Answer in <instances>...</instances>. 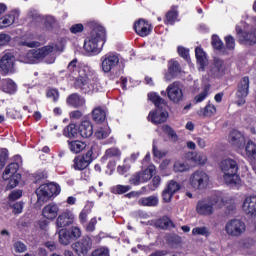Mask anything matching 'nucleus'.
<instances>
[{"mask_svg":"<svg viewBox=\"0 0 256 256\" xmlns=\"http://www.w3.org/2000/svg\"><path fill=\"white\" fill-rule=\"evenodd\" d=\"M161 130L163 131V133H165V135H167L171 139V141L179 140V136H177V132H175V130L171 126L162 125Z\"/></svg>","mask_w":256,"mask_h":256,"instance_id":"ea45409f","label":"nucleus"},{"mask_svg":"<svg viewBox=\"0 0 256 256\" xmlns=\"http://www.w3.org/2000/svg\"><path fill=\"white\" fill-rule=\"evenodd\" d=\"M68 71H70V73H77V71H79V66H77V60H72L68 64Z\"/></svg>","mask_w":256,"mask_h":256,"instance_id":"69168bd1","label":"nucleus"},{"mask_svg":"<svg viewBox=\"0 0 256 256\" xmlns=\"http://www.w3.org/2000/svg\"><path fill=\"white\" fill-rule=\"evenodd\" d=\"M74 87L81 89L84 93L99 91V79L97 76L87 70H80L79 76L75 79Z\"/></svg>","mask_w":256,"mask_h":256,"instance_id":"7ed1b4c3","label":"nucleus"},{"mask_svg":"<svg viewBox=\"0 0 256 256\" xmlns=\"http://www.w3.org/2000/svg\"><path fill=\"white\" fill-rule=\"evenodd\" d=\"M11 207L13 209L12 211H13L14 215H19V214L23 213V203L16 202Z\"/></svg>","mask_w":256,"mask_h":256,"instance_id":"6e6d98bb","label":"nucleus"},{"mask_svg":"<svg viewBox=\"0 0 256 256\" xmlns=\"http://www.w3.org/2000/svg\"><path fill=\"white\" fill-rule=\"evenodd\" d=\"M151 29V24L145 19H139L134 23V31H136L137 35L140 37H147V35H150Z\"/></svg>","mask_w":256,"mask_h":256,"instance_id":"4be33fe9","label":"nucleus"},{"mask_svg":"<svg viewBox=\"0 0 256 256\" xmlns=\"http://www.w3.org/2000/svg\"><path fill=\"white\" fill-rule=\"evenodd\" d=\"M226 72H227V64L225 63V61L219 58H214V62L210 66V70L208 74L211 77H223V75H225Z\"/></svg>","mask_w":256,"mask_h":256,"instance_id":"dca6fc26","label":"nucleus"},{"mask_svg":"<svg viewBox=\"0 0 256 256\" xmlns=\"http://www.w3.org/2000/svg\"><path fill=\"white\" fill-rule=\"evenodd\" d=\"M242 211L246 215L256 217V196H248L242 202Z\"/></svg>","mask_w":256,"mask_h":256,"instance_id":"aec40b11","label":"nucleus"},{"mask_svg":"<svg viewBox=\"0 0 256 256\" xmlns=\"http://www.w3.org/2000/svg\"><path fill=\"white\" fill-rule=\"evenodd\" d=\"M220 167L224 173L223 177L226 185H230V187H239L241 185V178L237 175L239 166L235 160L231 158L224 159Z\"/></svg>","mask_w":256,"mask_h":256,"instance_id":"20e7f679","label":"nucleus"},{"mask_svg":"<svg viewBox=\"0 0 256 256\" xmlns=\"http://www.w3.org/2000/svg\"><path fill=\"white\" fill-rule=\"evenodd\" d=\"M173 169L175 173H185V171H189V164L187 162L178 160L174 163Z\"/></svg>","mask_w":256,"mask_h":256,"instance_id":"79ce46f5","label":"nucleus"},{"mask_svg":"<svg viewBox=\"0 0 256 256\" xmlns=\"http://www.w3.org/2000/svg\"><path fill=\"white\" fill-rule=\"evenodd\" d=\"M27 17L30 19V21H42L41 14H39V11L31 8L27 12Z\"/></svg>","mask_w":256,"mask_h":256,"instance_id":"49530a36","label":"nucleus"},{"mask_svg":"<svg viewBox=\"0 0 256 256\" xmlns=\"http://www.w3.org/2000/svg\"><path fill=\"white\" fill-rule=\"evenodd\" d=\"M215 113H217V108L212 104H208L203 110L199 111V115H202V117H213Z\"/></svg>","mask_w":256,"mask_h":256,"instance_id":"a19ab883","label":"nucleus"},{"mask_svg":"<svg viewBox=\"0 0 256 256\" xmlns=\"http://www.w3.org/2000/svg\"><path fill=\"white\" fill-rule=\"evenodd\" d=\"M178 54L180 55V57H182L186 61H189V50L188 49L179 46L178 47Z\"/></svg>","mask_w":256,"mask_h":256,"instance_id":"680f3d73","label":"nucleus"},{"mask_svg":"<svg viewBox=\"0 0 256 256\" xmlns=\"http://www.w3.org/2000/svg\"><path fill=\"white\" fill-rule=\"evenodd\" d=\"M65 40L61 39L60 44H56L55 46H45L38 49L29 50L26 53H21L18 56V61L20 63L33 64L39 63L41 61H45L48 65L55 63V53L57 51H63V47H65Z\"/></svg>","mask_w":256,"mask_h":256,"instance_id":"f257e3e1","label":"nucleus"},{"mask_svg":"<svg viewBox=\"0 0 256 256\" xmlns=\"http://www.w3.org/2000/svg\"><path fill=\"white\" fill-rule=\"evenodd\" d=\"M2 91L4 93H8L9 95H13V93H17V84L13 82L11 79L2 80Z\"/></svg>","mask_w":256,"mask_h":256,"instance_id":"2f4dec72","label":"nucleus"},{"mask_svg":"<svg viewBox=\"0 0 256 256\" xmlns=\"http://www.w3.org/2000/svg\"><path fill=\"white\" fill-rule=\"evenodd\" d=\"M14 249L16 253H25L27 251V246L22 242L14 243Z\"/></svg>","mask_w":256,"mask_h":256,"instance_id":"13d9d810","label":"nucleus"},{"mask_svg":"<svg viewBox=\"0 0 256 256\" xmlns=\"http://www.w3.org/2000/svg\"><path fill=\"white\" fill-rule=\"evenodd\" d=\"M23 192L21 190H14L9 194L10 201H17V199H21Z\"/></svg>","mask_w":256,"mask_h":256,"instance_id":"bf43d9fd","label":"nucleus"},{"mask_svg":"<svg viewBox=\"0 0 256 256\" xmlns=\"http://www.w3.org/2000/svg\"><path fill=\"white\" fill-rule=\"evenodd\" d=\"M225 205V199L223 195L219 194L212 200H200L196 205V213L198 215H203L204 217H209L215 213L217 207H223Z\"/></svg>","mask_w":256,"mask_h":256,"instance_id":"423d86ee","label":"nucleus"},{"mask_svg":"<svg viewBox=\"0 0 256 256\" xmlns=\"http://www.w3.org/2000/svg\"><path fill=\"white\" fill-rule=\"evenodd\" d=\"M9 179L10 180L7 185V189H15V187H17V185H19V182L21 181V174L10 176Z\"/></svg>","mask_w":256,"mask_h":256,"instance_id":"a18cd8bd","label":"nucleus"},{"mask_svg":"<svg viewBox=\"0 0 256 256\" xmlns=\"http://www.w3.org/2000/svg\"><path fill=\"white\" fill-rule=\"evenodd\" d=\"M69 115H70V119H72L73 121H77L83 117V112L79 110H74L70 112Z\"/></svg>","mask_w":256,"mask_h":256,"instance_id":"0e129e2a","label":"nucleus"},{"mask_svg":"<svg viewBox=\"0 0 256 256\" xmlns=\"http://www.w3.org/2000/svg\"><path fill=\"white\" fill-rule=\"evenodd\" d=\"M225 41L227 49H235V38L233 36H226Z\"/></svg>","mask_w":256,"mask_h":256,"instance_id":"e2e57ef3","label":"nucleus"},{"mask_svg":"<svg viewBox=\"0 0 256 256\" xmlns=\"http://www.w3.org/2000/svg\"><path fill=\"white\" fill-rule=\"evenodd\" d=\"M64 136L69 139H73V137L79 136V127L75 124H69L63 131Z\"/></svg>","mask_w":256,"mask_h":256,"instance_id":"c9c22d12","label":"nucleus"},{"mask_svg":"<svg viewBox=\"0 0 256 256\" xmlns=\"http://www.w3.org/2000/svg\"><path fill=\"white\" fill-rule=\"evenodd\" d=\"M103 159H121V150L119 148H109L105 151Z\"/></svg>","mask_w":256,"mask_h":256,"instance_id":"58836bf2","label":"nucleus"},{"mask_svg":"<svg viewBox=\"0 0 256 256\" xmlns=\"http://www.w3.org/2000/svg\"><path fill=\"white\" fill-rule=\"evenodd\" d=\"M192 235L194 237L202 236V237H211V229L207 226H198L192 229Z\"/></svg>","mask_w":256,"mask_h":256,"instance_id":"f704fd0d","label":"nucleus"},{"mask_svg":"<svg viewBox=\"0 0 256 256\" xmlns=\"http://www.w3.org/2000/svg\"><path fill=\"white\" fill-rule=\"evenodd\" d=\"M224 231L229 237H241L247 231V226L241 219L234 218L226 222Z\"/></svg>","mask_w":256,"mask_h":256,"instance_id":"6e6552de","label":"nucleus"},{"mask_svg":"<svg viewBox=\"0 0 256 256\" xmlns=\"http://www.w3.org/2000/svg\"><path fill=\"white\" fill-rule=\"evenodd\" d=\"M149 101H152L154 103L155 107L157 109L155 111H152L148 115V121H151V123H154V125H159L161 123H165L167 121V118L169 117V114L161 109V105H165V100L161 98L157 93L151 92L148 94Z\"/></svg>","mask_w":256,"mask_h":256,"instance_id":"39448f33","label":"nucleus"},{"mask_svg":"<svg viewBox=\"0 0 256 256\" xmlns=\"http://www.w3.org/2000/svg\"><path fill=\"white\" fill-rule=\"evenodd\" d=\"M236 32L238 39L244 45H255L256 44V31L242 32L241 27L236 26Z\"/></svg>","mask_w":256,"mask_h":256,"instance_id":"6ab92c4d","label":"nucleus"},{"mask_svg":"<svg viewBox=\"0 0 256 256\" xmlns=\"http://www.w3.org/2000/svg\"><path fill=\"white\" fill-rule=\"evenodd\" d=\"M209 89H211V86L209 84L205 85L203 91L195 96V103H202V101H205V99H207V96L209 95Z\"/></svg>","mask_w":256,"mask_h":256,"instance_id":"37998d69","label":"nucleus"},{"mask_svg":"<svg viewBox=\"0 0 256 256\" xmlns=\"http://www.w3.org/2000/svg\"><path fill=\"white\" fill-rule=\"evenodd\" d=\"M249 85L250 82L248 76L243 77L238 83L236 91V98L238 99L236 105H238V107H243V105L247 103L245 99L249 96Z\"/></svg>","mask_w":256,"mask_h":256,"instance_id":"9d476101","label":"nucleus"},{"mask_svg":"<svg viewBox=\"0 0 256 256\" xmlns=\"http://www.w3.org/2000/svg\"><path fill=\"white\" fill-rule=\"evenodd\" d=\"M245 153L248 159H256V144L253 140H249L246 143Z\"/></svg>","mask_w":256,"mask_h":256,"instance_id":"e433bc0d","label":"nucleus"},{"mask_svg":"<svg viewBox=\"0 0 256 256\" xmlns=\"http://www.w3.org/2000/svg\"><path fill=\"white\" fill-rule=\"evenodd\" d=\"M59 235V243L61 245H69L71 243V232L67 229H61L58 232Z\"/></svg>","mask_w":256,"mask_h":256,"instance_id":"4c0bfd02","label":"nucleus"},{"mask_svg":"<svg viewBox=\"0 0 256 256\" xmlns=\"http://www.w3.org/2000/svg\"><path fill=\"white\" fill-rule=\"evenodd\" d=\"M101 67L104 73H111L119 65V55L115 52H109L101 57Z\"/></svg>","mask_w":256,"mask_h":256,"instance_id":"ddd939ff","label":"nucleus"},{"mask_svg":"<svg viewBox=\"0 0 256 256\" xmlns=\"http://www.w3.org/2000/svg\"><path fill=\"white\" fill-rule=\"evenodd\" d=\"M44 23L46 27H50V29H53V27H57V20L53 16H46L44 19Z\"/></svg>","mask_w":256,"mask_h":256,"instance_id":"864d4df0","label":"nucleus"},{"mask_svg":"<svg viewBox=\"0 0 256 256\" xmlns=\"http://www.w3.org/2000/svg\"><path fill=\"white\" fill-rule=\"evenodd\" d=\"M173 193L170 192L169 190L165 189L162 192V197H163V201H165V203H169V201H171V199H173Z\"/></svg>","mask_w":256,"mask_h":256,"instance_id":"338daca9","label":"nucleus"},{"mask_svg":"<svg viewBox=\"0 0 256 256\" xmlns=\"http://www.w3.org/2000/svg\"><path fill=\"white\" fill-rule=\"evenodd\" d=\"M189 184L192 189H205L209 185V175L203 170H197L191 174Z\"/></svg>","mask_w":256,"mask_h":256,"instance_id":"1a4fd4ad","label":"nucleus"},{"mask_svg":"<svg viewBox=\"0 0 256 256\" xmlns=\"http://www.w3.org/2000/svg\"><path fill=\"white\" fill-rule=\"evenodd\" d=\"M156 169L154 165L148 166L145 170L140 172H136L130 178L131 185H141V183H147L150 179H152L153 175H155Z\"/></svg>","mask_w":256,"mask_h":256,"instance_id":"9b49d317","label":"nucleus"},{"mask_svg":"<svg viewBox=\"0 0 256 256\" xmlns=\"http://www.w3.org/2000/svg\"><path fill=\"white\" fill-rule=\"evenodd\" d=\"M21 12L19 10H12L9 14L0 18V29L11 27L15 21L19 20Z\"/></svg>","mask_w":256,"mask_h":256,"instance_id":"5701e85b","label":"nucleus"},{"mask_svg":"<svg viewBox=\"0 0 256 256\" xmlns=\"http://www.w3.org/2000/svg\"><path fill=\"white\" fill-rule=\"evenodd\" d=\"M186 157L194 161L197 165H205L207 163V156L203 153L189 152Z\"/></svg>","mask_w":256,"mask_h":256,"instance_id":"7c9ffc66","label":"nucleus"},{"mask_svg":"<svg viewBox=\"0 0 256 256\" xmlns=\"http://www.w3.org/2000/svg\"><path fill=\"white\" fill-rule=\"evenodd\" d=\"M106 117H107V113L101 107L95 108L92 112V118L94 119V121H96V123H103Z\"/></svg>","mask_w":256,"mask_h":256,"instance_id":"72a5a7b5","label":"nucleus"},{"mask_svg":"<svg viewBox=\"0 0 256 256\" xmlns=\"http://www.w3.org/2000/svg\"><path fill=\"white\" fill-rule=\"evenodd\" d=\"M178 15L179 13L177 12V8L173 7L170 11L166 13L164 19L165 25H175Z\"/></svg>","mask_w":256,"mask_h":256,"instance_id":"473e14b6","label":"nucleus"},{"mask_svg":"<svg viewBox=\"0 0 256 256\" xmlns=\"http://www.w3.org/2000/svg\"><path fill=\"white\" fill-rule=\"evenodd\" d=\"M195 55L197 59V63L199 64V71H205V67L207 66V56L201 47H197L195 49Z\"/></svg>","mask_w":256,"mask_h":256,"instance_id":"cd10ccee","label":"nucleus"},{"mask_svg":"<svg viewBox=\"0 0 256 256\" xmlns=\"http://www.w3.org/2000/svg\"><path fill=\"white\" fill-rule=\"evenodd\" d=\"M111 134V130L109 128H100L96 131L95 135L97 139H107Z\"/></svg>","mask_w":256,"mask_h":256,"instance_id":"8fccbe9b","label":"nucleus"},{"mask_svg":"<svg viewBox=\"0 0 256 256\" xmlns=\"http://www.w3.org/2000/svg\"><path fill=\"white\" fill-rule=\"evenodd\" d=\"M180 189H181V185L174 180H171L168 183L167 188H166V190L169 191L170 193H172L173 195H175V193H177V191H179Z\"/></svg>","mask_w":256,"mask_h":256,"instance_id":"09e8293b","label":"nucleus"},{"mask_svg":"<svg viewBox=\"0 0 256 256\" xmlns=\"http://www.w3.org/2000/svg\"><path fill=\"white\" fill-rule=\"evenodd\" d=\"M228 141L236 149H243L245 147V135L238 130H232L230 132Z\"/></svg>","mask_w":256,"mask_h":256,"instance_id":"a211bd4d","label":"nucleus"},{"mask_svg":"<svg viewBox=\"0 0 256 256\" xmlns=\"http://www.w3.org/2000/svg\"><path fill=\"white\" fill-rule=\"evenodd\" d=\"M212 45L214 49H221L223 47V42L219 39V36H212Z\"/></svg>","mask_w":256,"mask_h":256,"instance_id":"052dcab7","label":"nucleus"},{"mask_svg":"<svg viewBox=\"0 0 256 256\" xmlns=\"http://www.w3.org/2000/svg\"><path fill=\"white\" fill-rule=\"evenodd\" d=\"M106 37L105 27L99 25L95 26L84 42V50L89 53V55H99V53L103 51Z\"/></svg>","mask_w":256,"mask_h":256,"instance_id":"f03ea898","label":"nucleus"},{"mask_svg":"<svg viewBox=\"0 0 256 256\" xmlns=\"http://www.w3.org/2000/svg\"><path fill=\"white\" fill-rule=\"evenodd\" d=\"M80 137L83 139H89L93 135V124L89 120H84L78 127Z\"/></svg>","mask_w":256,"mask_h":256,"instance_id":"393cba45","label":"nucleus"},{"mask_svg":"<svg viewBox=\"0 0 256 256\" xmlns=\"http://www.w3.org/2000/svg\"><path fill=\"white\" fill-rule=\"evenodd\" d=\"M157 227L160 229H169V227H173V221L171 219L164 217L157 221L156 223Z\"/></svg>","mask_w":256,"mask_h":256,"instance_id":"c03bdc74","label":"nucleus"},{"mask_svg":"<svg viewBox=\"0 0 256 256\" xmlns=\"http://www.w3.org/2000/svg\"><path fill=\"white\" fill-rule=\"evenodd\" d=\"M68 149L71 151V153H74V155H78V153H81L87 149V143L80 140L68 141Z\"/></svg>","mask_w":256,"mask_h":256,"instance_id":"a878e982","label":"nucleus"},{"mask_svg":"<svg viewBox=\"0 0 256 256\" xmlns=\"http://www.w3.org/2000/svg\"><path fill=\"white\" fill-rule=\"evenodd\" d=\"M68 105L79 109V107H85V98L79 96V94H72L67 98Z\"/></svg>","mask_w":256,"mask_h":256,"instance_id":"c85d7f7f","label":"nucleus"},{"mask_svg":"<svg viewBox=\"0 0 256 256\" xmlns=\"http://www.w3.org/2000/svg\"><path fill=\"white\" fill-rule=\"evenodd\" d=\"M168 69L172 72L175 73L176 75L181 72V67H179V62L175 60H171L168 64Z\"/></svg>","mask_w":256,"mask_h":256,"instance_id":"3c124183","label":"nucleus"},{"mask_svg":"<svg viewBox=\"0 0 256 256\" xmlns=\"http://www.w3.org/2000/svg\"><path fill=\"white\" fill-rule=\"evenodd\" d=\"M140 207H157L159 205V197L152 195L148 197H142L138 200Z\"/></svg>","mask_w":256,"mask_h":256,"instance_id":"bb28decb","label":"nucleus"},{"mask_svg":"<svg viewBox=\"0 0 256 256\" xmlns=\"http://www.w3.org/2000/svg\"><path fill=\"white\" fill-rule=\"evenodd\" d=\"M59 215V206L55 203L47 204L42 209V216L44 219H47L48 221H53L57 219V216Z\"/></svg>","mask_w":256,"mask_h":256,"instance_id":"b1692460","label":"nucleus"},{"mask_svg":"<svg viewBox=\"0 0 256 256\" xmlns=\"http://www.w3.org/2000/svg\"><path fill=\"white\" fill-rule=\"evenodd\" d=\"M128 191H131V186L129 185H117L114 188V193H117L118 195H123V193H127Z\"/></svg>","mask_w":256,"mask_h":256,"instance_id":"603ef678","label":"nucleus"},{"mask_svg":"<svg viewBox=\"0 0 256 256\" xmlns=\"http://www.w3.org/2000/svg\"><path fill=\"white\" fill-rule=\"evenodd\" d=\"M15 67V56L12 53H6L0 59V69L5 73H13Z\"/></svg>","mask_w":256,"mask_h":256,"instance_id":"412c9836","label":"nucleus"},{"mask_svg":"<svg viewBox=\"0 0 256 256\" xmlns=\"http://www.w3.org/2000/svg\"><path fill=\"white\" fill-rule=\"evenodd\" d=\"M61 187L56 183L42 184L36 189L38 203H45L49 201L53 195H59Z\"/></svg>","mask_w":256,"mask_h":256,"instance_id":"0eeeda50","label":"nucleus"},{"mask_svg":"<svg viewBox=\"0 0 256 256\" xmlns=\"http://www.w3.org/2000/svg\"><path fill=\"white\" fill-rule=\"evenodd\" d=\"M83 24H74L70 27L71 33L77 34L83 32Z\"/></svg>","mask_w":256,"mask_h":256,"instance_id":"774afa93","label":"nucleus"},{"mask_svg":"<svg viewBox=\"0 0 256 256\" xmlns=\"http://www.w3.org/2000/svg\"><path fill=\"white\" fill-rule=\"evenodd\" d=\"M46 97H48V99H52L54 103H57L59 101V90L55 88L48 89L46 92Z\"/></svg>","mask_w":256,"mask_h":256,"instance_id":"de8ad7c7","label":"nucleus"},{"mask_svg":"<svg viewBox=\"0 0 256 256\" xmlns=\"http://www.w3.org/2000/svg\"><path fill=\"white\" fill-rule=\"evenodd\" d=\"M17 171H19V163H11L6 167L4 173L2 174V178L4 179V181H9L10 177H14V175H19Z\"/></svg>","mask_w":256,"mask_h":256,"instance_id":"c756f323","label":"nucleus"},{"mask_svg":"<svg viewBox=\"0 0 256 256\" xmlns=\"http://www.w3.org/2000/svg\"><path fill=\"white\" fill-rule=\"evenodd\" d=\"M92 256H109V249L102 247L94 250Z\"/></svg>","mask_w":256,"mask_h":256,"instance_id":"5fc2aeb1","label":"nucleus"},{"mask_svg":"<svg viewBox=\"0 0 256 256\" xmlns=\"http://www.w3.org/2000/svg\"><path fill=\"white\" fill-rule=\"evenodd\" d=\"M167 97L172 101V103H180L183 101V88L180 82H174L170 84L167 89Z\"/></svg>","mask_w":256,"mask_h":256,"instance_id":"2eb2a0df","label":"nucleus"},{"mask_svg":"<svg viewBox=\"0 0 256 256\" xmlns=\"http://www.w3.org/2000/svg\"><path fill=\"white\" fill-rule=\"evenodd\" d=\"M75 221V214L71 210L63 211L56 219V227L59 229L63 227H69V225H73Z\"/></svg>","mask_w":256,"mask_h":256,"instance_id":"f3484780","label":"nucleus"},{"mask_svg":"<svg viewBox=\"0 0 256 256\" xmlns=\"http://www.w3.org/2000/svg\"><path fill=\"white\" fill-rule=\"evenodd\" d=\"M93 247V239L89 236L83 237L80 241L72 244V249L78 256H89V251Z\"/></svg>","mask_w":256,"mask_h":256,"instance_id":"4468645a","label":"nucleus"},{"mask_svg":"<svg viewBox=\"0 0 256 256\" xmlns=\"http://www.w3.org/2000/svg\"><path fill=\"white\" fill-rule=\"evenodd\" d=\"M93 163V148H90L86 153L78 155L73 160V169L75 171H83Z\"/></svg>","mask_w":256,"mask_h":256,"instance_id":"f8f14e48","label":"nucleus"},{"mask_svg":"<svg viewBox=\"0 0 256 256\" xmlns=\"http://www.w3.org/2000/svg\"><path fill=\"white\" fill-rule=\"evenodd\" d=\"M69 233L71 235V239H79V237H81V228L72 227Z\"/></svg>","mask_w":256,"mask_h":256,"instance_id":"4d7b16f0","label":"nucleus"}]
</instances>
